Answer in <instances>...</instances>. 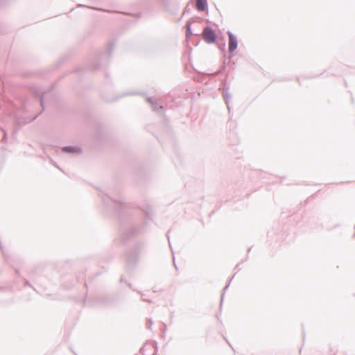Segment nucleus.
<instances>
[{
	"instance_id": "4",
	"label": "nucleus",
	"mask_w": 355,
	"mask_h": 355,
	"mask_svg": "<svg viewBox=\"0 0 355 355\" xmlns=\"http://www.w3.org/2000/svg\"><path fill=\"white\" fill-rule=\"evenodd\" d=\"M207 8L206 0H196V8L198 10L203 11Z\"/></svg>"
},
{
	"instance_id": "1",
	"label": "nucleus",
	"mask_w": 355,
	"mask_h": 355,
	"mask_svg": "<svg viewBox=\"0 0 355 355\" xmlns=\"http://www.w3.org/2000/svg\"><path fill=\"white\" fill-rule=\"evenodd\" d=\"M203 38L208 43H213L216 40V35L214 32L209 28H206L202 33Z\"/></svg>"
},
{
	"instance_id": "3",
	"label": "nucleus",
	"mask_w": 355,
	"mask_h": 355,
	"mask_svg": "<svg viewBox=\"0 0 355 355\" xmlns=\"http://www.w3.org/2000/svg\"><path fill=\"white\" fill-rule=\"evenodd\" d=\"M229 36V51L230 52L234 51L237 48V40L230 32L228 33Z\"/></svg>"
},
{
	"instance_id": "5",
	"label": "nucleus",
	"mask_w": 355,
	"mask_h": 355,
	"mask_svg": "<svg viewBox=\"0 0 355 355\" xmlns=\"http://www.w3.org/2000/svg\"><path fill=\"white\" fill-rule=\"evenodd\" d=\"M64 150H67V151H70L69 148H65Z\"/></svg>"
},
{
	"instance_id": "2",
	"label": "nucleus",
	"mask_w": 355,
	"mask_h": 355,
	"mask_svg": "<svg viewBox=\"0 0 355 355\" xmlns=\"http://www.w3.org/2000/svg\"><path fill=\"white\" fill-rule=\"evenodd\" d=\"M143 355H153L155 352V347L152 343H147L141 348Z\"/></svg>"
}]
</instances>
